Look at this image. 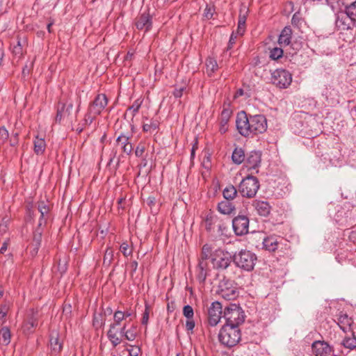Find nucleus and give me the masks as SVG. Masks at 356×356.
Masks as SVG:
<instances>
[{"instance_id": "1", "label": "nucleus", "mask_w": 356, "mask_h": 356, "mask_svg": "<svg viewBox=\"0 0 356 356\" xmlns=\"http://www.w3.org/2000/svg\"><path fill=\"white\" fill-rule=\"evenodd\" d=\"M236 126L238 133L246 138L265 132L267 129V120L264 115H249L245 111L238 113Z\"/></svg>"}, {"instance_id": "2", "label": "nucleus", "mask_w": 356, "mask_h": 356, "mask_svg": "<svg viewBox=\"0 0 356 356\" xmlns=\"http://www.w3.org/2000/svg\"><path fill=\"white\" fill-rule=\"evenodd\" d=\"M222 316L226 321L224 325H232L236 327L243 323L245 318L244 311L236 304H229L225 307Z\"/></svg>"}, {"instance_id": "3", "label": "nucleus", "mask_w": 356, "mask_h": 356, "mask_svg": "<svg viewBox=\"0 0 356 356\" xmlns=\"http://www.w3.org/2000/svg\"><path fill=\"white\" fill-rule=\"evenodd\" d=\"M241 330L235 326L223 325L218 334V340L223 346L232 348L241 340Z\"/></svg>"}, {"instance_id": "4", "label": "nucleus", "mask_w": 356, "mask_h": 356, "mask_svg": "<svg viewBox=\"0 0 356 356\" xmlns=\"http://www.w3.org/2000/svg\"><path fill=\"white\" fill-rule=\"evenodd\" d=\"M257 261L255 254L247 250H241L234 254V263L235 265L246 271L253 270Z\"/></svg>"}, {"instance_id": "5", "label": "nucleus", "mask_w": 356, "mask_h": 356, "mask_svg": "<svg viewBox=\"0 0 356 356\" xmlns=\"http://www.w3.org/2000/svg\"><path fill=\"white\" fill-rule=\"evenodd\" d=\"M259 188V182L257 177L248 175L240 183L238 191L243 197H254Z\"/></svg>"}, {"instance_id": "6", "label": "nucleus", "mask_w": 356, "mask_h": 356, "mask_svg": "<svg viewBox=\"0 0 356 356\" xmlns=\"http://www.w3.org/2000/svg\"><path fill=\"white\" fill-rule=\"evenodd\" d=\"M217 293L226 300H234L238 296L236 283L225 277L220 281Z\"/></svg>"}, {"instance_id": "7", "label": "nucleus", "mask_w": 356, "mask_h": 356, "mask_svg": "<svg viewBox=\"0 0 356 356\" xmlns=\"http://www.w3.org/2000/svg\"><path fill=\"white\" fill-rule=\"evenodd\" d=\"M213 267L218 270H225L234 262V255L222 249L216 250L211 258Z\"/></svg>"}, {"instance_id": "8", "label": "nucleus", "mask_w": 356, "mask_h": 356, "mask_svg": "<svg viewBox=\"0 0 356 356\" xmlns=\"http://www.w3.org/2000/svg\"><path fill=\"white\" fill-rule=\"evenodd\" d=\"M222 305L218 301L213 302L207 309V323L209 326L215 327L219 323L222 316Z\"/></svg>"}, {"instance_id": "9", "label": "nucleus", "mask_w": 356, "mask_h": 356, "mask_svg": "<svg viewBox=\"0 0 356 356\" xmlns=\"http://www.w3.org/2000/svg\"><path fill=\"white\" fill-rule=\"evenodd\" d=\"M114 322L110 325V328L107 332V337L113 347H116L121 343V339L117 336L114 329L119 325L124 319L122 312L118 310L115 312L113 315Z\"/></svg>"}, {"instance_id": "10", "label": "nucleus", "mask_w": 356, "mask_h": 356, "mask_svg": "<svg viewBox=\"0 0 356 356\" xmlns=\"http://www.w3.org/2000/svg\"><path fill=\"white\" fill-rule=\"evenodd\" d=\"M232 227L236 235L243 236L248 233L249 218L245 215H238L232 220Z\"/></svg>"}, {"instance_id": "11", "label": "nucleus", "mask_w": 356, "mask_h": 356, "mask_svg": "<svg viewBox=\"0 0 356 356\" xmlns=\"http://www.w3.org/2000/svg\"><path fill=\"white\" fill-rule=\"evenodd\" d=\"M135 26L138 30L147 32L152 27V17L149 10H145L139 13L135 19Z\"/></svg>"}, {"instance_id": "12", "label": "nucleus", "mask_w": 356, "mask_h": 356, "mask_svg": "<svg viewBox=\"0 0 356 356\" xmlns=\"http://www.w3.org/2000/svg\"><path fill=\"white\" fill-rule=\"evenodd\" d=\"M108 104V99L104 94H99L90 105L88 115L95 117L101 113Z\"/></svg>"}, {"instance_id": "13", "label": "nucleus", "mask_w": 356, "mask_h": 356, "mask_svg": "<svg viewBox=\"0 0 356 356\" xmlns=\"http://www.w3.org/2000/svg\"><path fill=\"white\" fill-rule=\"evenodd\" d=\"M272 81L280 88H287L289 86V73L287 70L277 69L272 74Z\"/></svg>"}, {"instance_id": "14", "label": "nucleus", "mask_w": 356, "mask_h": 356, "mask_svg": "<svg viewBox=\"0 0 356 356\" xmlns=\"http://www.w3.org/2000/svg\"><path fill=\"white\" fill-rule=\"evenodd\" d=\"M261 152L253 150L249 152L245 156V166L249 170H256L258 172V168L261 163Z\"/></svg>"}, {"instance_id": "15", "label": "nucleus", "mask_w": 356, "mask_h": 356, "mask_svg": "<svg viewBox=\"0 0 356 356\" xmlns=\"http://www.w3.org/2000/svg\"><path fill=\"white\" fill-rule=\"evenodd\" d=\"M312 352L316 356H328L332 351V347L324 341H316L312 346Z\"/></svg>"}, {"instance_id": "16", "label": "nucleus", "mask_w": 356, "mask_h": 356, "mask_svg": "<svg viewBox=\"0 0 356 356\" xmlns=\"http://www.w3.org/2000/svg\"><path fill=\"white\" fill-rule=\"evenodd\" d=\"M209 271L208 261L198 260L196 267V277L200 283L204 284Z\"/></svg>"}, {"instance_id": "17", "label": "nucleus", "mask_w": 356, "mask_h": 356, "mask_svg": "<svg viewBox=\"0 0 356 356\" xmlns=\"http://www.w3.org/2000/svg\"><path fill=\"white\" fill-rule=\"evenodd\" d=\"M116 142L121 145L123 152L128 155L132 153L134 147L130 143V137L125 136L124 134H121L117 138Z\"/></svg>"}, {"instance_id": "18", "label": "nucleus", "mask_w": 356, "mask_h": 356, "mask_svg": "<svg viewBox=\"0 0 356 356\" xmlns=\"http://www.w3.org/2000/svg\"><path fill=\"white\" fill-rule=\"evenodd\" d=\"M73 108V104L72 102L65 104L64 103H59L57 113L56 116V121H60L63 118L67 117L70 115Z\"/></svg>"}, {"instance_id": "19", "label": "nucleus", "mask_w": 356, "mask_h": 356, "mask_svg": "<svg viewBox=\"0 0 356 356\" xmlns=\"http://www.w3.org/2000/svg\"><path fill=\"white\" fill-rule=\"evenodd\" d=\"M280 245L278 238L275 236H268L263 241L264 248L269 252L275 251L280 248Z\"/></svg>"}, {"instance_id": "20", "label": "nucleus", "mask_w": 356, "mask_h": 356, "mask_svg": "<svg viewBox=\"0 0 356 356\" xmlns=\"http://www.w3.org/2000/svg\"><path fill=\"white\" fill-rule=\"evenodd\" d=\"M38 210L40 213L38 227H42L46 223L44 218L49 214L50 210L49 205L47 202L40 201L38 203Z\"/></svg>"}, {"instance_id": "21", "label": "nucleus", "mask_w": 356, "mask_h": 356, "mask_svg": "<svg viewBox=\"0 0 356 356\" xmlns=\"http://www.w3.org/2000/svg\"><path fill=\"white\" fill-rule=\"evenodd\" d=\"M252 206L260 216H267L270 213V206L266 201L254 200Z\"/></svg>"}, {"instance_id": "22", "label": "nucleus", "mask_w": 356, "mask_h": 356, "mask_svg": "<svg viewBox=\"0 0 356 356\" xmlns=\"http://www.w3.org/2000/svg\"><path fill=\"white\" fill-rule=\"evenodd\" d=\"M248 10L245 7L240 9L238 21V29L237 33L239 35H243L245 29V22L247 19Z\"/></svg>"}, {"instance_id": "23", "label": "nucleus", "mask_w": 356, "mask_h": 356, "mask_svg": "<svg viewBox=\"0 0 356 356\" xmlns=\"http://www.w3.org/2000/svg\"><path fill=\"white\" fill-rule=\"evenodd\" d=\"M353 323V320L346 314L341 313L337 318V324L340 328L346 332Z\"/></svg>"}, {"instance_id": "24", "label": "nucleus", "mask_w": 356, "mask_h": 356, "mask_svg": "<svg viewBox=\"0 0 356 356\" xmlns=\"http://www.w3.org/2000/svg\"><path fill=\"white\" fill-rule=\"evenodd\" d=\"M235 210V206L230 201L224 200L218 203V211L224 215H229Z\"/></svg>"}, {"instance_id": "25", "label": "nucleus", "mask_w": 356, "mask_h": 356, "mask_svg": "<svg viewBox=\"0 0 356 356\" xmlns=\"http://www.w3.org/2000/svg\"><path fill=\"white\" fill-rule=\"evenodd\" d=\"M50 346L54 353H59L63 348L62 343L60 341L58 334L52 332L50 335Z\"/></svg>"}, {"instance_id": "26", "label": "nucleus", "mask_w": 356, "mask_h": 356, "mask_svg": "<svg viewBox=\"0 0 356 356\" xmlns=\"http://www.w3.org/2000/svg\"><path fill=\"white\" fill-rule=\"evenodd\" d=\"M245 151L243 148L236 147L232 152V160L234 163L239 165L245 161Z\"/></svg>"}, {"instance_id": "27", "label": "nucleus", "mask_w": 356, "mask_h": 356, "mask_svg": "<svg viewBox=\"0 0 356 356\" xmlns=\"http://www.w3.org/2000/svg\"><path fill=\"white\" fill-rule=\"evenodd\" d=\"M33 143L34 152L38 155L42 154L46 148V143L44 138L36 136Z\"/></svg>"}, {"instance_id": "28", "label": "nucleus", "mask_w": 356, "mask_h": 356, "mask_svg": "<svg viewBox=\"0 0 356 356\" xmlns=\"http://www.w3.org/2000/svg\"><path fill=\"white\" fill-rule=\"evenodd\" d=\"M223 197L225 200H232L237 195V190L233 185L227 186L222 191Z\"/></svg>"}, {"instance_id": "29", "label": "nucleus", "mask_w": 356, "mask_h": 356, "mask_svg": "<svg viewBox=\"0 0 356 356\" xmlns=\"http://www.w3.org/2000/svg\"><path fill=\"white\" fill-rule=\"evenodd\" d=\"M212 247L211 245L206 243L202 248V251L198 260L208 261V259L212 257Z\"/></svg>"}, {"instance_id": "30", "label": "nucleus", "mask_w": 356, "mask_h": 356, "mask_svg": "<svg viewBox=\"0 0 356 356\" xmlns=\"http://www.w3.org/2000/svg\"><path fill=\"white\" fill-rule=\"evenodd\" d=\"M10 341V332L8 327H3L0 330V343L8 345Z\"/></svg>"}, {"instance_id": "31", "label": "nucleus", "mask_w": 356, "mask_h": 356, "mask_svg": "<svg viewBox=\"0 0 356 356\" xmlns=\"http://www.w3.org/2000/svg\"><path fill=\"white\" fill-rule=\"evenodd\" d=\"M345 13L353 22H356V1L346 6Z\"/></svg>"}, {"instance_id": "32", "label": "nucleus", "mask_w": 356, "mask_h": 356, "mask_svg": "<svg viewBox=\"0 0 356 356\" xmlns=\"http://www.w3.org/2000/svg\"><path fill=\"white\" fill-rule=\"evenodd\" d=\"M278 42L280 44H289V28L286 26L280 35Z\"/></svg>"}, {"instance_id": "33", "label": "nucleus", "mask_w": 356, "mask_h": 356, "mask_svg": "<svg viewBox=\"0 0 356 356\" xmlns=\"http://www.w3.org/2000/svg\"><path fill=\"white\" fill-rule=\"evenodd\" d=\"M207 72L211 76L218 69L216 60L213 58H208L206 60Z\"/></svg>"}, {"instance_id": "34", "label": "nucleus", "mask_w": 356, "mask_h": 356, "mask_svg": "<svg viewBox=\"0 0 356 356\" xmlns=\"http://www.w3.org/2000/svg\"><path fill=\"white\" fill-rule=\"evenodd\" d=\"M219 218L213 215H207L205 219V228L207 231L213 229V225L218 222Z\"/></svg>"}, {"instance_id": "35", "label": "nucleus", "mask_w": 356, "mask_h": 356, "mask_svg": "<svg viewBox=\"0 0 356 356\" xmlns=\"http://www.w3.org/2000/svg\"><path fill=\"white\" fill-rule=\"evenodd\" d=\"M232 113V111L229 107L224 108L219 119L220 124H227Z\"/></svg>"}, {"instance_id": "36", "label": "nucleus", "mask_w": 356, "mask_h": 356, "mask_svg": "<svg viewBox=\"0 0 356 356\" xmlns=\"http://www.w3.org/2000/svg\"><path fill=\"white\" fill-rule=\"evenodd\" d=\"M38 325V317L37 314L33 310L31 316L28 319L27 322L25 324L26 329L30 330Z\"/></svg>"}, {"instance_id": "37", "label": "nucleus", "mask_w": 356, "mask_h": 356, "mask_svg": "<svg viewBox=\"0 0 356 356\" xmlns=\"http://www.w3.org/2000/svg\"><path fill=\"white\" fill-rule=\"evenodd\" d=\"M159 128V122L157 120H152L149 123H143V130L145 132H152Z\"/></svg>"}, {"instance_id": "38", "label": "nucleus", "mask_w": 356, "mask_h": 356, "mask_svg": "<svg viewBox=\"0 0 356 356\" xmlns=\"http://www.w3.org/2000/svg\"><path fill=\"white\" fill-rule=\"evenodd\" d=\"M341 343L346 348L350 350L354 349L356 348V338L354 335L352 337H346Z\"/></svg>"}, {"instance_id": "39", "label": "nucleus", "mask_w": 356, "mask_h": 356, "mask_svg": "<svg viewBox=\"0 0 356 356\" xmlns=\"http://www.w3.org/2000/svg\"><path fill=\"white\" fill-rule=\"evenodd\" d=\"M113 259V250L110 248H106L105 253H104V260H103L104 265L109 266L111 264Z\"/></svg>"}, {"instance_id": "40", "label": "nucleus", "mask_w": 356, "mask_h": 356, "mask_svg": "<svg viewBox=\"0 0 356 356\" xmlns=\"http://www.w3.org/2000/svg\"><path fill=\"white\" fill-rule=\"evenodd\" d=\"M283 55V50L281 48L275 47L270 52V58L273 60H277Z\"/></svg>"}, {"instance_id": "41", "label": "nucleus", "mask_w": 356, "mask_h": 356, "mask_svg": "<svg viewBox=\"0 0 356 356\" xmlns=\"http://www.w3.org/2000/svg\"><path fill=\"white\" fill-rule=\"evenodd\" d=\"M215 13V8L213 6L207 5L204 11L203 16L207 19H210L212 18L213 14Z\"/></svg>"}, {"instance_id": "42", "label": "nucleus", "mask_w": 356, "mask_h": 356, "mask_svg": "<svg viewBox=\"0 0 356 356\" xmlns=\"http://www.w3.org/2000/svg\"><path fill=\"white\" fill-rule=\"evenodd\" d=\"M42 229L41 227H37L34 232L33 238V243H36L41 245V241H42Z\"/></svg>"}, {"instance_id": "43", "label": "nucleus", "mask_w": 356, "mask_h": 356, "mask_svg": "<svg viewBox=\"0 0 356 356\" xmlns=\"http://www.w3.org/2000/svg\"><path fill=\"white\" fill-rule=\"evenodd\" d=\"M142 102L140 99H136L133 104L129 107L128 111H131L132 116L134 117L136 113L138 112L139 108H140Z\"/></svg>"}, {"instance_id": "44", "label": "nucleus", "mask_w": 356, "mask_h": 356, "mask_svg": "<svg viewBox=\"0 0 356 356\" xmlns=\"http://www.w3.org/2000/svg\"><path fill=\"white\" fill-rule=\"evenodd\" d=\"M105 325V319L102 318L101 314L95 315L93 318V325L96 327H101Z\"/></svg>"}, {"instance_id": "45", "label": "nucleus", "mask_w": 356, "mask_h": 356, "mask_svg": "<svg viewBox=\"0 0 356 356\" xmlns=\"http://www.w3.org/2000/svg\"><path fill=\"white\" fill-rule=\"evenodd\" d=\"M183 315L187 318H193L194 312L193 309L190 305H185L183 308Z\"/></svg>"}, {"instance_id": "46", "label": "nucleus", "mask_w": 356, "mask_h": 356, "mask_svg": "<svg viewBox=\"0 0 356 356\" xmlns=\"http://www.w3.org/2000/svg\"><path fill=\"white\" fill-rule=\"evenodd\" d=\"M145 144L143 142H140L139 144L137 145L136 150H135V154L137 157H141L143 156L145 151Z\"/></svg>"}, {"instance_id": "47", "label": "nucleus", "mask_w": 356, "mask_h": 356, "mask_svg": "<svg viewBox=\"0 0 356 356\" xmlns=\"http://www.w3.org/2000/svg\"><path fill=\"white\" fill-rule=\"evenodd\" d=\"M120 250L123 255L126 257L132 254V250L129 249L127 243H122L120 245Z\"/></svg>"}, {"instance_id": "48", "label": "nucleus", "mask_w": 356, "mask_h": 356, "mask_svg": "<svg viewBox=\"0 0 356 356\" xmlns=\"http://www.w3.org/2000/svg\"><path fill=\"white\" fill-rule=\"evenodd\" d=\"M8 310V307L6 305H2L0 306V324H3L5 322V318Z\"/></svg>"}, {"instance_id": "49", "label": "nucleus", "mask_w": 356, "mask_h": 356, "mask_svg": "<svg viewBox=\"0 0 356 356\" xmlns=\"http://www.w3.org/2000/svg\"><path fill=\"white\" fill-rule=\"evenodd\" d=\"M136 337V327H132L126 332V339L128 341H134Z\"/></svg>"}, {"instance_id": "50", "label": "nucleus", "mask_w": 356, "mask_h": 356, "mask_svg": "<svg viewBox=\"0 0 356 356\" xmlns=\"http://www.w3.org/2000/svg\"><path fill=\"white\" fill-rule=\"evenodd\" d=\"M149 312H150L149 306L146 304L145 311L143 314V318H142V324L143 325H147L148 321H149Z\"/></svg>"}, {"instance_id": "51", "label": "nucleus", "mask_w": 356, "mask_h": 356, "mask_svg": "<svg viewBox=\"0 0 356 356\" xmlns=\"http://www.w3.org/2000/svg\"><path fill=\"white\" fill-rule=\"evenodd\" d=\"M303 22L302 19L299 17L298 16V13H295L293 15V17L291 19V24L294 26H297L298 28L299 27V25H301V24Z\"/></svg>"}, {"instance_id": "52", "label": "nucleus", "mask_w": 356, "mask_h": 356, "mask_svg": "<svg viewBox=\"0 0 356 356\" xmlns=\"http://www.w3.org/2000/svg\"><path fill=\"white\" fill-rule=\"evenodd\" d=\"M186 89V86H181L179 88L177 87L173 92V95L175 98H180L183 95V93Z\"/></svg>"}, {"instance_id": "53", "label": "nucleus", "mask_w": 356, "mask_h": 356, "mask_svg": "<svg viewBox=\"0 0 356 356\" xmlns=\"http://www.w3.org/2000/svg\"><path fill=\"white\" fill-rule=\"evenodd\" d=\"M40 245L31 243L30 248V254L32 257H35L38 252Z\"/></svg>"}, {"instance_id": "54", "label": "nucleus", "mask_w": 356, "mask_h": 356, "mask_svg": "<svg viewBox=\"0 0 356 356\" xmlns=\"http://www.w3.org/2000/svg\"><path fill=\"white\" fill-rule=\"evenodd\" d=\"M195 323L193 318L187 319L186 322V329L188 332H193L195 327Z\"/></svg>"}, {"instance_id": "55", "label": "nucleus", "mask_w": 356, "mask_h": 356, "mask_svg": "<svg viewBox=\"0 0 356 356\" xmlns=\"http://www.w3.org/2000/svg\"><path fill=\"white\" fill-rule=\"evenodd\" d=\"M8 130L4 127H0V139L5 142L8 139Z\"/></svg>"}, {"instance_id": "56", "label": "nucleus", "mask_w": 356, "mask_h": 356, "mask_svg": "<svg viewBox=\"0 0 356 356\" xmlns=\"http://www.w3.org/2000/svg\"><path fill=\"white\" fill-rule=\"evenodd\" d=\"M122 314L124 315V319L130 318V321L131 320V317L135 318L136 316V312L131 309L125 312H122Z\"/></svg>"}, {"instance_id": "57", "label": "nucleus", "mask_w": 356, "mask_h": 356, "mask_svg": "<svg viewBox=\"0 0 356 356\" xmlns=\"http://www.w3.org/2000/svg\"><path fill=\"white\" fill-rule=\"evenodd\" d=\"M236 38L237 36L235 35V33H232L229 40L227 49H231L232 46L235 44Z\"/></svg>"}, {"instance_id": "58", "label": "nucleus", "mask_w": 356, "mask_h": 356, "mask_svg": "<svg viewBox=\"0 0 356 356\" xmlns=\"http://www.w3.org/2000/svg\"><path fill=\"white\" fill-rule=\"evenodd\" d=\"M131 349H129V353L130 356H138L139 353L140 352V349L138 347H136V348H133V346Z\"/></svg>"}, {"instance_id": "59", "label": "nucleus", "mask_w": 356, "mask_h": 356, "mask_svg": "<svg viewBox=\"0 0 356 356\" xmlns=\"http://www.w3.org/2000/svg\"><path fill=\"white\" fill-rule=\"evenodd\" d=\"M17 143H18V134L16 133L14 134L13 138H12L10 140V145L12 147H15L17 145Z\"/></svg>"}, {"instance_id": "60", "label": "nucleus", "mask_w": 356, "mask_h": 356, "mask_svg": "<svg viewBox=\"0 0 356 356\" xmlns=\"http://www.w3.org/2000/svg\"><path fill=\"white\" fill-rule=\"evenodd\" d=\"M218 231L220 232L222 234H223V232L227 229V226L225 224L222 222V220L219 221V223L218 224Z\"/></svg>"}, {"instance_id": "61", "label": "nucleus", "mask_w": 356, "mask_h": 356, "mask_svg": "<svg viewBox=\"0 0 356 356\" xmlns=\"http://www.w3.org/2000/svg\"><path fill=\"white\" fill-rule=\"evenodd\" d=\"M13 53L15 54V55H22V47H19V46H15L14 48H13Z\"/></svg>"}, {"instance_id": "62", "label": "nucleus", "mask_w": 356, "mask_h": 356, "mask_svg": "<svg viewBox=\"0 0 356 356\" xmlns=\"http://www.w3.org/2000/svg\"><path fill=\"white\" fill-rule=\"evenodd\" d=\"M7 248H8V243L4 242L0 248V253L3 254L6 251Z\"/></svg>"}, {"instance_id": "63", "label": "nucleus", "mask_w": 356, "mask_h": 356, "mask_svg": "<svg viewBox=\"0 0 356 356\" xmlns=\"http://www.w3.org/2000/svg\"><path fill=\"white\" fill-rule=\"evenodd\" d=\"M227 130V124H220L219 131L221 134H225Z\"/></svg>"}, {"instance_id": "64", "label": "nucleus", "mask_w": 356, "mask_h": 356, "mask_svg": "<svg viewBox=\"0 0 356 356\" xmlns=\"http://www.w3.org/2000/svg\"><path fill=\"white\" fill-rule=\"evenodd\" d=\"M156 199L154 197H149L147 199V204L149 206L154 205Z\"/></svg>"}]
</instances>
